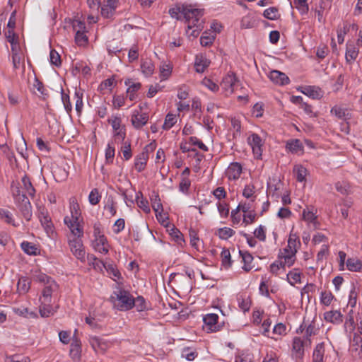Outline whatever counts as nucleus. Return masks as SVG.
<instances>
[{
    "instance_id": "22",
    "label": "nucleus",
    "mask_w": 362,
    "mask_h": 362,
    "mask_svg": "<svg viewBox=\"0 0 362 362\" xmlns=\"http://www.w3.org/2000/svg\"><path fill=\"white\" fill-rule=\"evenodd\" d=\"M70 214L65 216L64 217H69L70 219L81 220V213L78 202L75 199H72L69 203Z\"/></svg>"
},
{
    "instance_id": "46",
    "label": "nucleus",
    "mask_w": 362,
    "mask_h": 362,
    "mask_svg": "<svg viewBox=\"0 0 362 362\" xmlns=\"http://www.w3.org/2000/svg\"><path fill=\"white\" fill-rule=\"evenodd\" d=\"M86 32L77 31L75 35V42L78 46H85L88 43V37L86 35Z\"/></svg>"
},
{
    "instance_id": "17",
    "label": "nucleus",
    "mask_w": 362,
    "mask_h": 362,
    "mask_svg": "<svg viewBox=\"0 0 362 362\" xmlns=\"http://www.w3.org/2000/svg\"><path fill=\"white\" fill-rule=\"evenodd\" d=\"M148 120V116L146 113L134 112L132 116V123L136 129H140L144 126Z\"/></svg>"
},
{
    "instance_id": "3",
    "label": "nucleus",
    "mask_w": 362,
    "mask_h": 362,
    "mask_svg": "<svg viewBox=\"0 0 362 362\" xmlns=\"http://www.w3.org/2000/svg\"><path fill=\"white\" fill-rule=\"evenodd\" d=\"M114 307L121 311L132 309L134 305V298L127 291L117 288L111 296Z\"/></svg>"
},
{
    "instance_id": "41",
    "label": "nucleus",
    "mask_w": 362,
    "mask_h": 362,
    "mask_svg": "<svg viewBox=\"0 0 362 362\" xmlns=\"http://www.w3.org/2000/svg\"><path fill=\"white\" fill-rule=\"evenodd\" d=\"M263 16L269 20H276L279 18L280 14L276 7H270L264 10Z\"/></svg>"
},
{
    "instance_id": "58",
    "label": "nucleus",
    "mask_w": 362,
    "mask_h": 362,
    "mask_svg": "<svg viewBox=\"0 0 362 362\" xmlns=\"http://www.w3.org/2000/svg\"><path fill=\"white\" fill-rule=\"evenodd\" d=\"M191 185V181L189 177H184L181 178L179 184V189L182 193L187 194Z\"/></svg>"
},
{
    "instance_id": "7",
    "label": "nucleus",
    "mask_w": 362,
    "mask_h": 362,
    "mask_svg": "<svg viewBox=\"0 0 362 362\" xmlns=\"http://www.w3.org/2000/svg\"><path fill=\"white\" fill-rule=\"evenodd\" d=\"M238 82V78L233 73H228L221 82V86L226 95H231L234 92V87Z\"/></svg>"
},
{
    "instance_id": "2",
    "label": "nucleus",
    "mask_w": 362,
    "mask_h": 362,
    "mask_svg": "<svg viewBox=\"0 0 362 362\" xmlns=\"http://www.w3.org/2000/svg\"><path fill=\"white\" fill-rule=\"evenodd\" d=\"M180 11L187 22L188 30L187 32L192 30L189 35L194 37H197L204 28V21L202 18V10L192 8V6H182Z\"/></svg>"
},
{
    "instance_id": "60",
    "label": "nucleus",
    "mask_w": 362,
    "mask_h": 362,
    "mask_svg": "<svg viewBox=\"0 0 362 362\" xmlns=\"http://www.w3.org/2000/svg\"><path fill=\"white\" fill-rule=\"evenodd\" d=\"M105 210L107 211L110 216H113L116 214L117 210L115 206V202L112 198L109 197L107 200V203L105 206Z\"/></svg>"
},
{
    "instance_id": "12",
    "label": "nucleus",
    "mask_w": 362,
    "mask_h": 362,
    "mask_svg": "<svg viewBox=\"0 0 362 362\" xmlns=\"http://www.w3.org/2000/svg\"><path fill=\"white\" fill-rule=\"evenodd\" d=\"M317 209L314 206H307L303 210L302 218L303 221L307 222L308 224H312L316 228L318 224Z\"/></svg>"
},
{
    "instance_id": "57",
    "label": "nucleus",
    "mask_w": 362,
    "mask_h": 362,
    "mask_svg": "<svg viewBox=\"0 0 362 362\" xmlns=\"http://www.w3.org/2000/svg\"><path fill=\"white\" fill-rule=\"evenodd\" d=\"M317 329L315 327L314 324H310L305 330V341H308V345L311 344V340L310 337L313 335L317 334Z\"/></svg>"
},
{
    "instance_id": "20",
    "label": "nucleus",
    "mask_w": 362,
    "mask_h": 362,
    "mask_svg": "<svg viewBox=\"0 0 362 362\" xmlns=\"http://www.w3.org/2000/svg\"><path fill=\"white\" fill-rule=\"evenodd\" d=\"M331 113L335 115L338 119L342 120H349L351 118V114L347 108L341 107L338 105L334 106L331 110Z\"/></svg>"
},
{
    "instance_id": "52",
    "label": "nucleus",
    "mask_w": 362,
    "mask_h": 362,
    "mask_svg": "<svg viewBox=\"0 0 362 362\" xmlns=\"http://www.w3.org/2000/svg\"><path fill=\"white\" fill-rule=\"evenodd\" d=\"M334 298L333 295L329 291H322L320 295V302L322 304L328 306L331 304Z\"/></svg>"
},
{
    "instance_id": "31",
    "label": "nucleus",
    "mask_w": 362,
    "mask_h": 362,
    "mask_svg": "<svg viewBox=\"0 0 362 362\" xmlns=\"http://www.w3.org/2000/svg\"><path fill=\"white\" fill-rule=\"evenodd\" d=\"M346 268L351 272H359L362 269V262L356 258H349L346 262Z\"/></svg>"
},
{
    "instance_id": "45",
    "label": "nucleus",
    "mask_w": 362,
    "mask_h": 362,
    "mask_svg": "<svg viewBox=\"0 0 362 362\" xmlns=\"http://www.w3.org/2000/svg\"><path fill=\"white\" fill-rule=\"evenodd\" d=\"M230 122L233 130V137H236L241 132V122L238 118L234 117L230 118Z\"/></svg>"
},
{
    "instance_id": "27",
    "label": "nucleus",
    "mask_w": 362,
    "mask_h": 362,
    "mask_svg": "<svg viewBox=\"0 0 362 362\" xmlns=\"http://www.w3.org/2000/svg\"><path fill=\"white\" fill-rule=\"evenodd\" d=\"M21 182L24 193H27L29 196L33 197L35 194V189L33 186L30 178L25 175L21 179Z\"/></svg>"
},
{
    "instance_id": "13",
    "label": "nucleus",
    "mask_w": 362,
    "mask_h": 362,
    "mask_svg": "<svg viewBox=\"0 0 362 362\" xmlns=\"http://www.w3.org/2000/svg\"><path fill=\"white\" fill-rule=\"evenodd\" d=\"M77 329H75L71 344L69 354L74 361H79L81 355V342L76 337Z\"/></svg>"
},
{
    "instance_id": "8",
    "label": "nucleus",
    "mask_w": 362,
    "mask_h": 362,
    "mask_svg": "<svg viewBox=\"0 0 362 362\" xmlns=\"http://www.w3.org/2000/svg\"><path fill=\"white\" fill-rule=\"evenodd\" d=\"M328 356V347L324 343L317 344L313 353V362H326Z\"/></svg>"
},
{
    "instance_id": "53",
    "label": "nucleus",
    "mask_w": 362,
    "mask_h": 362,
    "mask_svg": "<svg viewBox=\"0 0 362 362\" xmlns=\"http://www.w3.org/2000/svg\"><path fill=\"white\" fill-rule=\"evenodd\" d=\"M358 332H354L353 334L352 344L356 346V351H361L362 350V337Z\"/></svg>"
},
{
    "instance_id": "10",
    "label": "nucleus",
    "mask_w": 362,
    "mask_h": 362,
    "mask_svg": "<svg viewBox=\"0 0 362 362\" xmlns=\"http://www.w3.org/2000/svg\"><path fill=\"white\" fill-rule=\"evenodd\" d=\"M38 218L47 234L48 235L52 234L54 232L53 223L47 211L44 208L39 209Z\"/></svg>"
},
{
    "instance_id": "14",
    "label": "nucleus",
    "mask_w": 362,
    "mask_h": 362,
    "mask_svg": "<svg viewBox=\"0 0 362 362\" xmlns=\"http://www.w3.org/2000/svg\"><path fill=\"white\" fill-rule=\"evenodd\" d=\"M247 143L252 147L254 154L257 158L262 156V146L263 144L261 137L257 134H252L247 138Z\"/></svg>"
},
{
    "instance_id": "63",
    "label": "nucleus",
    "mask_w": 362,
    "mask_h": 362,
    "mask_svg": "<svg viewBox=\"0 0 362 362\" xmlns=\"http://www.w3.org/2000/svg\"><path fill=\"white\" fill-rule=\"evenodd\" d=\"M136 203L138 206L143 210V211L146 214H148L151 211V209L148 205V202L146 199H144L142 197L140 199L137 197Z\"/></svg>"
},
{
    "instance_id": "59",
    "label": "nucleus",
    "mask_w": 362,
    "mask_h": 362,
    "mask_svg": "<svg viewBox=\"0 0 362 362\" xmlns=\"http://www.w3.org/2000/svg\"><path fill=\"white\" fill-rule=\"evenodd\" d=\"M101 196L99 194V192L97 189H93L89 194L88 201L90 204L96 205L99 203Z\"/></svg>"
},
{
    "instance_id": "25",
    "label": "nucleus",
    "mask_w": 362,
    "mask_h": 362,
    "mask_svg": "<svg viewBox=\"0 0 362 362\" xmlns=\"http://www.w3.org/2000/svg\"><path fill=\"white\" fill-rule=\"evenodd\" d=\"M141 70L145 76H151L155 70V66L151 59H146L143 60L141 64Z\"/></svg>"
},
{
    "instance_id": "6",
    "label": "nucleus",
    "mask_w": 362,
    "mask_h": 362,
    "mask_svg": "<svg viewBox=\"0 0 362 362\" xmlns=\"http://www.w3.org/2000/svg\"><path fill=\"white\" fill-rule=\"evenodd\" d=\"M64 223L70 231L69 236H83V221L81 220L70 219L69 217L64 218Z\"/></svg>"
},
{
    "instance_id": "33",
    "label": "nucleus",
    "mask_w": 362,
    "mask_h": 362,
    "mask_svg": "<svg viewBox=\"0 0 362 362\" xmlns=\"http://www.w3.org/2000/svg\"><path fill=\"white\" fill-rule=\"evenodd\" d=\"M165 226L168 228V230L169 231L170 235L178 244L182 245V243L185 242L182 234L178 229L175 228L174 226H168L166 224Z\"/></svg>"
},
{
    "instance_id": "30",
    "label": "nucleus",
    "mask_w": 362,
    "mask_h": 362,
    "mask_svg": "<svg viewBox=\"0 0 362 362\" xmlns=\"http://www.w3.org/2000/svg\"><path fill=\"white\" fill-rule=\"evenodd\" d=\"M148 158L144 153H139L135 158L134 168L138 172L143 171L147 163Z\"/></svg>"
},
{
    "instance_id": "38",
    "label": "nucleus",
    "mask_w": 362,
    "mask_h": 362,
    "mask_svg": "<svg viewBox=\"0 0 362 362\" xmlns=\"http://www.w3.org/2000/svg\"><path fill=\"white\" fill-rule=\"evenodd\" d=\"M189 235L190 238V245L196 250L199 251L200 250V240L197 235V233L195 230L190 229L189 230Z\"/></svg>"
},
{
    "instance_id": "50",
    "label": "nucleus",
    "mask_w": 362,
    "mask_h": 362,
    "mask_svg": "<svg viewBox=\"0 0 362 362\" xmlns=\"http://www.w3.org/2000/svg\"><path fill=\"white\" fill-rule=\"evenodd\" d=\"M238 305L244 311H248L250 308L251 302L248 297L245 298L243 296L238 298Z\"/></svg>"
},
{
    "instance_id": "43",
    "label": "nucleus",
    "mask_w": 362,
    "mask_h": 362,
    "mask_svg": "<svg viewBox=\"0 0 362 362\" xmlns=\"http://www.w3.org/2000/svg\"><path fill=\"white\" fill-rule=\"evenodd\" d=\"M13 30L14 28H8V30L5 32V37L7 41L11 43L12 49H13V46L17 45L18 38Z\"/></svg>"
},
{
    "instance_id": "39",
    "label": "nucleus",
    "mask_w": 362,
    "mask_h": 362,
    "mask_svg": "<svg viewBox=\"0 0 362 362\" xmlns=\"http://www.w3.org/2000/svg\"><path fill=\"white\" fill-rule=\"evenodd\" d=\"M177 116L174 114L168 113L165 119L164 123L163 124V129L165 130H169L172 128L174 124L177 122Z\"/></svg>"
},
{
    "instance_id": "15",
    "label": "nucleus",
    "mask_w": 362,
    "mask_h": 362,
    "mask_svg": "<svg viewBox=\"0 0 362 362\" xmlns=\"http://www.w3.org/2000/svg\"><path fill=\"white\" fill-rule=\"evenodd\" d=\"M125 85L128 86L127 94V97L131 101H134L137 98V92L141 87V84L139 82H133L132 79H127L124 82Z\"/></svg>"
},
{
    "instance_id": "32",
    "label": "nucleus",
    "mask_w": 362,
    "mask_h": 362,
    "mask_svg": "<svg viewBox=\"0 0 362 362\" xmlns=\"http://www.w3.org/2000/svg\"><path fill=\"white\" fill-rule=\"evenodd\" d=\"M286 148L293 153L303 150V146L299 139H291L286 142Z\"/></svg>"
},
{
    "instance_id": "56",
    "label": "nucleus",
    "mask_w": 362,
    "mask_h": 362,
    "mask_svg": "<svg viewBox=\"0 0 362 362\" xmlns=\"http://www.w3.org/2000/svg\"><path fill=\"white\" fill-rule=\"evenodd\" d=\"M288 247L293 248L294 252H297L298 246L300 245L298 237L293 233H291L288 240Z\"/></svg>"
},
{
    "instance_id": "4",
    "label": "nucleus",
    "mask_w": 362,
    "mask_h": 362,
    "mask_svg": "<svg viewBox=\"0 0 362 362\" xmlns=\"http://www.w3.org/2000/svg\"><path fill=\"white\" fill-rule=\"evenodd\" d=\"M83 236H68V244L72 254L81 262L86 260V251L82 241Z\"/></svg>"
},
{
    "instance_id": "55",
    "label": "nucleus",
    "mask_w": 362,
    "mask_h": 362,
    "mask_svg": "<svg viewBox=\"0 0 362 362\" xmlns=\"http://www.w3.org/2000/svg\"><path fill=\"white\" fill-rule=\"evenodd\" d=\"M108 122L111 124L113 130L119 129V128H122L121 126L122 119L119 115H112L108 119Z\"/></svg>"
},
{
    "instance_id": "49",
    "label": "nucleus",
    "mask_w": 362,
    "mask_h": 362,
    "mask_svg": "<svg viewBox=\"0 0 362 362\" xmlns=\"http://www.w3.org/2000/svg\"><path fill=\"white\" fill-rule=\"evenodd\" d=\"M329 47L325 45H320L317 47L316 56L319 59H324L329 54Z\"/></svg>"
},
{
    "instance_id": "37",
    "label": "nucleus",
    "mask_w": 362,
    "mask_h": 362,
    "mask_svg": "<svg viewBox=\"0 0 362 362\" xmlns=\"http://www.w3.org/2000/svg\"><path fill=\"white\" fill-rule=\"evenodd\" d=\"M255 20L250 14L243 16L240 21V27L243 29L252 28L255 26Z\"/></svg>"
},
{
    "instance_id": "21",
    "label": "nucleus",
    "mask_w": 362,
    "mask_h": 362,
    "mask_svg": "<svg viewBox=\"0 0 362 362\" xmlns=\"http://www.w3.org/2000/svg\"><path fill=\"white\" fill-rule=\"evenodd\" d=\"M21 187L19 183L12 182L11 190L16 203H20L21 200L27 198L24 192L21 189Z\"/></svg>"
},
{
    "instance_id": "9",
    "label": "nucleus",
    "mask_w": 362,
    "mask_h": 362,
    "mask_svg": "<svg viewBox=\"0 0 362 362\" xmlns=\"http://www.w3.org/2000/svg\"><path fill=\"white\" fill-rule=\"evenodd\" d=\"M218 316L214 313L206 315L204 318V329L208 332H215L219 330V325H218Z\"/></svg>"
},
{
    "instance_id": "5",
    "label": "nucleus",
    "mask_w": 362,
    "mask_h": 362,
    "mask_svg": "<svg viewBox=\"0 0 362 362\" xmlns=\"http://www.w3.org/2000/svg\"><path fill=\"white\" fill-rule=\"evenodd\" d=\"M308 341L299 337H295L292 341L291 357L296 362L302 361L305 354L304 347Z\"/></svg>"
},
{
    "instance_id": "23",
    "label": "nucleus",
    "mask_w": 362,
    "mask_h": 362,
    "mask_svg": "<svg viewBox=\"0 0 362 362\" xmlns=\"http://www.w3.org/2000/svg\"><path fill=\"white\" fill-rule=\"evenodd\" d=\"M324 318L327 322L334 324H340L343 321V315L339 310H331L325 313Z\"/></svg>"
},
{
    "instance_id": "29",
    "label": "nucleus",
    "mask_w": 362,
    "mask_h": 362,
    "mask_svg": "<svg viewBox=\"0 0 362 362\" xmlns=\"http://www.w3.org/2000/svg\"><path fill=\"white\" fill-rule=\"evenodd\" d=\"M89 343L95 351H104L106 349L105 342L98 337H90Z\"/></svg>"
},
{
    "instance_id": "48",
    "label": "nucleus",
    "mask_w": 362,
    "mask_h": 362,
    "mask_svg": "<svg viewBox=\"0 0 362 362\" xmlns=\"http://www.w3.org/2000/svg\"><path fill=\"white\" fill-rule=\"evenodd\" d=\"M0 218L7 223L16 226L11 213L6 209H0Z\"/></svg>"
},
{
    "instance_id": "47",
    "label": "nucleus",
    "mask_w": 362,
    "mask_h": 362,
    "mask_svg": "<svg viewBox=\"0 0 362 362\" xmlns=\"http://www.w3.org/2000/svg\"><path fill=\"white\" fill-rule=\"evenodd\" d=\"M222 264L225 268H228L231 265L230 253L228 250L223 249L221 254Z\"/></svg>"
},
{
    "instance_id": "44",
    "label": "nucleus",
    "mask_w": 362,
    "mask_h": 362,
    "mask_svg": "<svg viewBox=\"0 0 362 362\" xmlns=\"http://www.w3.org/2000/svg\"><path fill=\"white\" fill-rule=\"evenodd\" d=\"M22 250L30 255H35L37 254V248L31 243L23 242L21 243Z\"/></svg>"
},
{
    "instance_id": "62",
    "label": "nucleus",
    "mask_w": 362,
    "mask_h": 362,
    "mask_svg": "<svg viewBox=\"0 0 362 362\" xmlns=\"http://www.w3.org/2000/svg\"><path fill=\"white\" fill-rule=\"evenodd\" d=\"M234 230L230 228H220L218 231V235L221 239H228L233 235Z\"/></svg>"
},
{
    "instance_id": "35",
    "label": "nucleus",
    "mask_w": 362,
    "mask_h": 362,
    "mask_svg": "<svg viewBox=\"0 0 362 362\" xmlns=\"http://www.w3.org/2000/svg\"><path fill=\"white\" fill-rule=\"evenodd\" d=\"M30 281L26 277H21L17 284V288L20 293H26L30 288Z\"/></svg>"
},
{
    "instance_id": "11",
    "label": "nucleus",
    "mask_w": 362,
    "mask_h": 362,
    "mask_svg": "<svg viewBox=\"0 0 362 362\" xmlns=\"http://www.w3.org/2000/svg\"><path fill=\"white\" fill-rule=\"evenodd\" d=\"M242 172V165L238 162H233L228 165L225 173L229 180H236L239 179Z\"/></svg>"
},
{
    "instance_id": "28",
    "label": "nucleus",
    "mask_w": 362,
    "mask_h": 362,
    "mask_svg": "<svg viewBox=\"0 0 362 362\" xmlns=\"http://www.w3.org/2000/svg\"><path fill=\"white\" fill-rule=\"evenodd\" d=\"M52 303H41L40 305V314L42 317H48L53 315L57 309L54 308L51 304Z\"/></svg>"
},
{
    "instance_id": "54",
    "label": "nucleus",
    "mask_w": 362,
    "mask_h": 362,
    "mask_svg": "<svg viewBox=\"0 0 362 362\" xmlns=\"http://www.w3.org/2000/svg\"><path fill=\"white\" fill-rule=\"evenodd\" d=\"M115 152V147L112 145V144L109 143L105 149V160L107 163H111L113 162Z\"/></svg>"
},
{
    "instance_id": "18",
    "label": "nucleus",
    "mask_w": 362,
    "mask_h": 362,
    "mask_svg": "<svg viewBox=\"0 0 362 362\" xmlns=\"http://www.w3.org/2000/svg\"><path fill=\"white\" fill-rule=\"evenodd\" d=\"M93 247L96 251L103 254H107L109 251L107 238L103 235L96 237L93 243Z\"/></svg>"
},
{
    "instance_id": "36",
    "label": "nucleus",
    "mask_w": 362,
    "mask_h": 362,
    "mask_svg": "<svg viewBox=\"0 0 362 362\" xmlns=\"http://www.w3.org/2000/svg\"><path fill=\"white\" fill-rule=\"evenodd\" d=\"M287 280L289 284L294 286L300 282V272L298 269H293L287 274Z\"/></svg>"
},
{
    "instance_id": "1",
    "label": "nucleus",
    "mask_w": 362,
    "mask_h": 362,
    "mask_svg": "<svg viewBox=\"0 0 362 362\" xmlns=\"http://www.w3.org/2000/svg\"><path fill=\"white\" fill-rule=\"evenodd\" d=\"M32 279L42 286L39 297L40 303H52L53 297L59 291V285L56 281L51 276L40 271H35L33 273Z\"/></svg>"
},
{
    "instance_id": "40",
    "label": "nucleus",
    "mask_w": 362,
    "mask_h": 362,
    "mask_svg": "<svg viewBox=\"0 0 362 362\" xmlns=\"http://www.w3.org/2000/svg\"><path fill=\"white\" fill-rule=\"evenodd\" d=\"M281 259L283 260V266L284 268L286 267H290L296 261V255H293V252H291V255H279V259Z\"/></svg>"
},
{
    "instance_id": "42",
    "label": "nucleus",
    "mask_w": 362,
    "mask_h": 362,
    "mask_svg": "<svg viewBox=\"0 0 362 362\" xmlns=\"http://www.w3.org/2000/svg\"><path fill=\"white\" fill-rule=\"evenodd\" d=\"M216 37L207 31L204 32L200 38V43L202 46L206 47L211 45L214 41Z\"/></svg>"
},
{
    "instance_id": "34",
    "label": "nucleus",
    "mask_w": 362,
    "mask_h": 362,
    "mask_svg": "<svg viewBox=\"0 0 362 362\" xmlns=\"http://www.w3.org/2000/svg\"><path fill=\"white\" fill-rule=\"evenodd\" d=\"M293 173L295 174L296 180L300 182L305 181V177L307 175V170L301 165H296L293 167Z\"/></svg>"
},
{
    "instance_id": "19",
    "label": "nucleus",
    "mask_w": 362,
    "mask_h": 362,
    "mask_svg": "<svg viewBox=\"0 0 362 362\" xmlns=\"http://www.w3.org/2000/svg\"><path fill=\"white\" fill-rule=\"evenodd\" d=\"M18 206L21 211L23 217L27 220L30 221L32 217V206L28 198H25L21 201L20 203H16Z\"/></svg>"
},
{
    "instance_id": "61",
    "label": "nucleus",
    "mask_w": 362,
    "mask_h": 362,
    "mask_svg": "<svg viewBox=\"0 0 362 362\" xmlns=\"http://www.w3.org/2000/svg\"><path fill=\"white\" fill-rule=\"evenodd\" d=\"M72 27L76 33L78 32H86V23L78 19H74L72 21Z\"/></svg>"
},
{
    "instance_id": "24",
    "label": "nucleus",
    "mask_w": 362,
    "mask_h": 362,
    "mask_svg": "<svg viewBox=\"0 0 362 362\" xmlns=\"http://www.w3.org/2000/svg\"><path fill=\"white\" fill-rule=\"evenodd\" d=\"M358 54V49L354 44L346 45V51L345 54L346 61L347 63L351 64L356 60Z\"/></svg>"
},
{
    "instance_id": "51",
    "label": "nucleus",
    "mask_w": 362,
    "mask_h": 362,
    "mask_svg": "<svg viewBox=\"0 0 362 362\" xmlns=\"http://www.w3.org/2000/svg\"><path fill=\"white\" fill-rule=\"evenodd\" d=\"M281 270H285V268L283 266V260L281 259L276 260L270 265V272L272 274L277 275Z\"/></svg>"
},
{
    "instance_id": "26",
    "label": "nucleus",
    "mask_w": 362,
    "mask_h": 362,
    "mask_svg": "<svg viewBox=\"0 0 362 362\" xmlns=\"http://www.w3.org/2000/svg\"><path fill=\"white\" fill-rule=\"evenodd\" d=\"M209 61L203 56H197L194 67L198 73H203L205 69L209 66Z\"/></svg>"
},
{
    "instance_id": "16",
    "label": "nucleus",
    "mask_w": 362,
    "mask_h": 362,
    "mask_svg": "<svg viewBox=\"0 0 362 362\" xmlns=\"http://www.w3.org/2000/svg\"><path fill=\"white\" fill-rule=\"evenodd\" d=\"M269 77L274 83L284 86L289 83V78L283 72L273 70L269 72Z\"/></svg>"
},
{
    "instance_id": "64",
    "label": "nucleus",
    "mask_w": 362,
    "mask_h": 362,
    "mask_svg": "<svg viewBox=\"0 0 362 362\" xmlns=\"http://www.w3.org/2000/svg\"><path fill=\"white\" fill-rule=\"evenodd\" d=\"M49 59L52 64H54L57 66L61 65V57L59 53L54 49H52L49 53Z\"/></svg>"
}]
</instances>
